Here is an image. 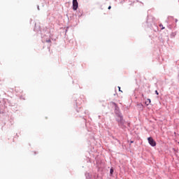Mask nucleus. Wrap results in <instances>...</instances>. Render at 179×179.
Listing matches in <instances>:
<instances>
[{
    "label": "nucleus",
    "instance_id": "obj_5",
    "mask_svg": "<svg viewBox=\"0 0 179 179\" xmlns=\"http://www.w3.org/2000/svg\"><path fill=\"white\" fill-rule=\"evenodd\" d=\"M46 43H51V39L46 40Z\"/></svg>",
    "mask_w": 179,
    "mask_h": 179
},
{
    "label": "nucleus",
    "instance_id": "obj_2",
    "mask_svg": "<svg viewBox=\"0 0 179 179\" xmlns=\"http://www.w3.org/2000/svg\"><path fill=\"white\" fill-rule=\"evenodd\" d=\"M79 3H78V0H73V10H78Z\"/></svg>",
    "mask_w": 179,
    "mask_h": 179
},
{
    "label": "nucleus",
    "instance_id": "obj_9",
    "mask_svg": "<svg viewBox=\"0 0 179 179\" xmlns=\"http://www.w3.org/2000/svg\"><path fill=\"white\" fill-rule=\"evenodd\" d=\"M159 26H160V27H163V25H162V24H160Z\"/></svg>",
    "mask_w": 179,
    "mask_h": 179
},
{
    "label": "nucleus",
    "instance_id": "obj_6",
    "mask_svg": "<svg viewBox=\"0 0 179 179\" xmlns=\"http://www.w3.org/2000/svg\"><path fill=\"white\" fill-rule=\"evenodd\" d=\"M118 89H119V92H122V91L121 90V87H118Z\"/></svg>",
    "mask_w": 179,
    "mask_h": 179
},
{
    "label": "nucleus",
    "instance_id": "obj_3",
    "mask_svg": "<svg viewBox=\"0 0 179 179\" xmlns=\"http://www.w3.org/2000/svg\"><path fill=\"white\" fill-rule=\"evenodd\" d=\"M150 103H152V101H150V99H148L145 101V104H146V106H149V104H150Z\"/></svg>",
    "mask_w": 179,
    "mask_h": 179
},
{
    "label": "nucleus",
    "instance_id": "obj_7",
    "mask_svg": "<svg viewBox=\"0 0 179 179\" xmlns=\"http://www.w3.org/2000/svg\"><path fill=\"white\" fill-rule=\"evenodd\" d=\"M155 93H156V94H157V96H158L159 92H157V90L155 91Z\"/></svg>",
    "mask_w": 179,
    "mask_h": 179
},
{
    "label": "nucleus",
    "instance_id": "obj_8",
    "mask_svg": "<svg viewBox=\"0 0 179 179\" xmlns=\"http://www.w3.org/2000/svg\"><path fill=\"white\" fill-rule=\"evenodd\" d=\"M108 9H111V6H109L108 8Z\"/></svg>",
    "mask_w": 179,
    "mask_h": 179
},
{
    "label": "nucleus",
    "instance_id": "obj_10",
    "mask_svg": "<svg viewBox=\"0 0 179 179\" xmlns=\"http://www.w3.org/2000/svg\"><path fill=\"white\" fill-rule=\"evenodd\" d=\"M163 29H164V27H162V29L163 30Z\"/></svg>",
    "mask_w": 179,
    "mask_h": 179
},
{
    "label": "nucleus",
    "instance_id": "obj_1",
    "mask_svg": "<svg viewBox=\"0 0 179 179\" xmlns=\"http://www.w3.org/2000/svg\"><path fill=\"white\" fill-rule=\"evenodd\" d=\"M148 143L151 145V146H156V141H155L154 140H153V138H152V137H149L148 138Z\"/></svg>",
    "mask_w": 179,
    "mask_h": 179
},
{
    "label": "nucleus",
    "instance_id": "obj_4",
    "mask_svg": "<svg viewBox=\"0 0 179 179\" xmlns=\"http://www.w3.org/2000/svg\"><path fill=\"white\" fill-rule=\"evenodd\" d=\"M110 174H113V173H114V169H110Z\"/></svg>",
    "mask_w": 179,
    "mask_h": 179
},
{
    "label": "nucleus",
    "instance_id": "obj_11",
    "mask_svg": "<svg viewBox=\"0 0 179 179\" xmlns=\"http://www.w3.org/2000/svg\"><path fill=\"white\" fill-rule=\"evenodd\" d=\"M142 96L143 97V94H142Z\"/></svg>",
    "mask_w": 179,
    "mask_h": 179
}]
</instances>
